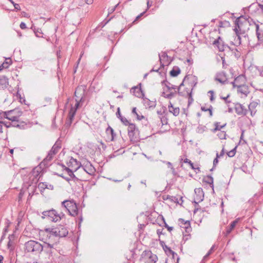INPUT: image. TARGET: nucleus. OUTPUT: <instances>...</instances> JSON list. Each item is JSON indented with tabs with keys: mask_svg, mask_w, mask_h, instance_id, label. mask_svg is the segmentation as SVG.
Instances as JSON below:
<instances>
[{
	"mask_svg": "<svg viewBox=\"0 0 263 263\" xmlns=\"http://www.w3.org/2000/svg\"><path fill=\"white\" fill-rule=\"evenodd\" d=\"M86 86L85 85H81L77 87L74 92V96L76 98V103L74 107H71L67 119L65 122V126L67 127H69L72 123L73 118L75 116L76 110L80 104L84 100L85 95Z\"/></svg>",
	"mask_w": 263,
	"mask_h": 263,
	"instance_id": "1",
	"label": "nucleus"
},
{
	"mask_svg": "<svg viewBox=\"0 0 263 263\" xmlns=\"http://www.w3.org/2000/svg\"><path fill=\"white\" fill-rule=\"evenodd\" d=\"M194 77L186 76L183 81L177 88V93L179 95L187 97L191 96L193 88L196 86L197 81Z\"/></svg>",
	"mask_w": 263,
	"mask_h": 263,
	"instance_id": "2",
	"label": "nucleus"
},
{
	"mask_svg": "<svg viewBox=\"0 0 263 263\" xmlns=\"http://www.w3.org/2000/svg\"><path fill=\"white\" fill-rule=\"evenodd\" d=\"M250 22L247 20H244L242 21L241 18L239 17L236 20L235 27L234 29L236 33V36L234 39V44L238 46L241 44V34H245L246 32L249 29L248 26Z\"/></svg>",
	"mask_w": 263,
	"mask_h": 263,
	"instance_id": "3",
	"label": "nucleus"
},
{
	"mask_svg": "<svg viewBox=\"0 0 263 263\" xmlns=\"http://www.w3.org/2000/svg\"><path fill=\"white\" fill-rule=\"evenodd\" d=\"M50 228L41 231L40 235L42 240L46 245L47 248L54 249L59 242V238L51 232Z\"/></svg>",
	"mask_w": 263,
	"mask_h": 263,
	"instance_id": "4",
	"label": "nucleus"
},
{
	"mask_svg": "<svg viewBox=\"0 0 263 263\" xmlns=\"http://www.w3.org/2000/svg\"><path fill=\"white\" fill-rule=\"evenodd\" d=\"M25 251L30 252L34 255L40 254L43 249V246L39 242L34 240H30L25 244Z\"/></svg>",
	"mask_w": 263,
	"mask_h": 263,
	"instance_id": "5",
	"label": "nucleus"
},
{
	"mask_svg": "<svg viewBox=\"0 0 263 263\" xmlns=\"http://www.w3.org/2000/svg\"><path fill=\"white\" fill-rule=\"evenodd\" d=\"M64 216L62 213H58L55 210L52 209L42 212V218L43 219L47 218L48 220L52 222H57L62 219Z\"/></svg>",
	"mask_w": 263,
	"mask_h": 263,
	"instance_id": "6",
	"label": "nucleus"
},
{
	"mask_svg": "<svg viewBox=\"0 0 263 263\" xmlns=\"http://www.w3.org/2000/svg\"><path fill=\"white\" fill-rule=\"evenodd\" d=\"M62 205L68 211L70 215L72 216L78 215V206L73 200H65L62 202Z\"/></svg>",
	"mask_w": 263,
	"mask_h": 263,
	"instance_id": "7",
	"label": "nucleus"
},
{
	"mask_svg": "<svg viewBox=\"0 0 263 263\" xmlns=\"http://www.w3.org/2000/svg\"><path fill=\"white\" fill-rule=\"evenodd\" d=\"M127 131L128 137L131 141L136 142L138 140L139 131L135 124H129L128 126Z\"/></svg>",
	"mask_w": 263,
	"mask_h": 263,
	"instance_id": "8",
	"label": "nucleus"
},
{
	"mask_svg": "<svg viewBox=\"0 0 263 263\" xmlns=\"http://www.w3.org/2000/svg\"><path fill=\"white\" fill-rule=\"evenodd\" d=\"M50 229L52 230L51 232L56 235L59 240L61 237H66L68 233L66 227L63 225H59L55 228H50Z\"/></svg>",
	"mask_w": 263,
	"mask_h": 263,
	"instance_id": "9",
	"label": "nucleus"
},
{
	"mask_svg": "<svg viewBox=\"0 0 263 263\" xmlns=\"http://www.w3.org/2000/svg\"><path fill=\"white\" fill-rule=\"evenodd\" d=\"M61 148V141L59 140H58L53 146H52L51 150L48 153L47 157L44 159V161H50L55 155L59 149Z\"/></svg>",
	"mask_w": 263,
	"mask_h": 263,
	"instance_id": "10",
	"label": "nucleus"
},
{
	"mask_svg": "<svg viewBox=\"0 0 263 263\" xmlns=\"http://www.w3.org/2000/svg\"><path fill=\"white\" fill-rule=\"evenodd\" d=\"M141 257L145 263H156L158 259L157 255L153 254L150 251H144Z\"/></svg>",
	"mask_w": 263,
	"mask_h": 263,
	"instance_id": "11",
	"label": "nucleus"
},
{
	"mask_svg": "<svg viewBox=\"0 0 263 263\" xmlns=\"http://www.w3.org/2000/svg\"><path fill=\"white\" fill-rule=\"evenodd\" d=\"M15 111L14 110H11L3 112V116L4 118L9 120V121L18 122L19 121L20 116L15 115Z\"/></svg>",
	"mask_w": 263,
	"mask_h": 263,
	"instance_id": "12",
	"label": "nucleus"
},
{
	"mask_svg": "<svg viewBox=\"0 0 263 263\" xmlns=\"http://www.w3.org/2000/svg\"><path fill=\"white\" fill-rule=\"evenodd\" d=\"M214 79L215 81L219 82L221 84H225L228 82L227 74L224 71L217 72Z\"/></svg>",
	"mask_w": 263,
	"mask_h": 263,
	"instance_id": "13",
	"label": "nucleus"
},
{
	"mask_svg": "<svg viewBox=\"0 0 263 263\" xmlns=\"http://www.w3.org/2000/svg\"><path fill=\"white\" fill-rule=\"evenodd\" d=\"M195 195L194 196V202L196 204L202 201L204 198V193L202 189L196 188L194 190Z\"/></svg>",
	"mask_w": 263,
	"mask_h": 263,
	"instance_id": "14",
	"label": "nucleus"
},
{
	"mask_svg": "<svg viewBox=\"0 0 263 263\" xmlns=\"http://www.w3.org/2000/svg\"><path fill=\"white\" fill-rule=\"evenodd\" d=\"M213 45L216 46L219 51H224L225 48L227 47V46L224 45L223 41L220 36H219L216 40L214 41V42H213Z\"/></svg>",
	"mask_w": 263,
	"mask_h": 263,
	"instance_id": "15",
	"label": "nucleus"
},
{
	"mask_svg": "<svg viewBox=\"0 0 263 263\" xmlns=\"http://www.w3.org/2000/svg\"><path fill=\"white\" fill-rule=\"evenodd\" d=\"M237 92L242 95V97H246L249 93L248 87L246 85L239 84L237 86Z\"/></svg>",
	"mask_w": 263,
	"mask_h": 263,
	"instance_id": "16",
	"label": "nucleus"
},
{
	"mask_svg": "<svg viewBox=\"0 0 263 263\" xmlns=\"http://www.w3.org/2000/svg\"><path fill=\"white\" fill-rule=\"evenodd\" d=\"M235 109L236 114L238 115H246L248 110L244 106L240 103H237L235 105Z\"/></svg>",
	"mask_w": 263,
	"mask_h": 263,
	"instance_id": "17",
	"label": "nucleus"
},
{
	"mask_svg": "<svg viewBox=\"0 0 263 263\" xmlns=\"http://www.w3.org/2000/svg\"><path fill=\"white\" fill-rule=\"evenodd\" d=\"M63 170L65 171L67 174L70 177H64V179H65L66 181H69L71 179H72L74 180H78V178L76 177L74 175L73 172L72 170L70 169L69 167H66L65 166H63Z\"/></svg>",
	"mask_w": 263,
	"mask_h": 263,
	"instance_id": "18",
	"label": "nucleus"
},
{
	"mask_svg": "<svg viewBox=\"0 0 263 263\" xmlns=\"http://www.w3.org/2000/svg\"><path fill=\"white\" fill-rule=\"evenodd\" d=\"M259 103L257 101H252L249 105L248 108L249 110L250 111V114L251 116L253 117L255 116L257 112L256 107L258 105Z\"/></svg>",
	"mask_w": 263,
	"mask_h": 263,
	"instance_id": "19",
	"label": "nucleus"
},
{
	"mask_svg": "<svg viewBox=\"0 0 263 263\" xmlns=\"http://www.w3.org/2000/svg\"><path fill=\"white\" fill-rule=\"evenodd\" d=\"M179 224L181 228L184 229L186 232H188L191 229L190 222L188 220L185 221L180 218L179 219Z\"/></svg>",
	"mask_w": 263,
	"mask_h": 263,
	"instance_id": "20",
	"label": "nucleus"
},
{
	"mask_svg": "<svg viewBox=\"0 0 263 263\" xmlns=\"http://www.w3.org/2000/svg\"><path fill=\"white\" fill-rule=\"evenodd\" d=\"M106 133L108 135V139L110 141L115 140L116 134L114 129L108 126L106 129Z\"/></svg>",
	"mask_w": 263,
	"mask_h": 263,
	"instance_id": "21",
	"label": "nucleus"
},
{
	"mask_svg": "<svg viewBox=\"0 0 263 263\" xmlns=\"http://www.w3.org/2000/svg\"><path fill=\"white\" fill-rule=\"evenodd\" d=\"M168 108L170 112L173 114L175 116L179 115L180 112L179 108L178 107H174L171 102H170Z\"/></svg>",
	"mask_w": 263,
	"mask_h": 263,
	"instance_id": "22",
	"label": "nucleus"
},
{
	"mask_svg": "<svg viewBox=\"0 0 263 263\" xmlns=\"http://www.w3.org/2000/svg\"><path fill=\"white\" fill-rule=\"evenodd\" d=\"M254 24L258 40L261 43L263 42V31L259 29V26L258 24H257L255 23Z\"/></svg>",
	"mask_w": 263,
	"mask_h": 263,
	"instance_id": "23",
	"label": "nucleus"
},
{
	"mask_svg": "<svg viewBox=\"0 0 263 263\" xmlns=\"http://www.w3.org/2000/svg\"><path fill=\"white\" fill-rule=\"evenodd\" d=\"M164 250L165 252L167 251L172 255V258L174 260L175 263H179V258L177 253H175L170 248L167 247L165 246V247L164 248Z\"/></svg>",
	"mask_w": 263,
	"mask_h": 263,
	"instance_id": "24",
	"label": "nucleus"
},
{
	"mask_svg": "<svg viewBox=\"0 0 263 263\" xmlns=\"http://www.w3.org/2000/svg\"><path fill=\"white\" fill-rule=\"evenodd\" d=\"M11 58H6L5 61L0 65V71L4 69L8 68L12 64Z\"/></svg>",
	"mask_w": 263,
	"mask_h": 263,
	"instance_id": "25",
	"label": "nucleus"
},
{
	"mask_svg": "<svg viewBox=\"0 0 263 263\" xmlns=\"http://www.w3.org/2000/svg\"><path fill=\"white\" fill-rule=\"evenodd\" d=\"M8 84V79L4 76H0V89L7 87Z\"/></svg>",
	"mask_w": 263,
	"mask_h": 263,
	"instance_id": "26",
	"label": "nucleus"
},
{
	"mask_svg": "<svg viewBox=\"0 0 263 263\" xmlns=\"http://www.w3.org/2000/svg\"><path fill=\"white\" fill-rule=\"evenodd\" d=\"M245 82V77L243 75H240L235 79V80L231 82L234 87H235L239 85L241 82L243 83Z\"/></svg>",
	"mask_w": 263,
	"mask_h": 263,
	"instance_id": "27",
	"label": "nucleus"
},
{
	"mask_svg": "<svg viewBox=\"0 0 263 263\" xmlns=\"http://www.w3.org/2000/svg\"><path fill=\"white\" fill-rule=\"evenodd\" d=\"M83 169L89 175L93 174L96 171L95 167L91 164L86 165L84 167H83Z\"/></svg>",
	"mask_w": 263,
	"mask_h": 263,
	"instance_id": "28",
	"label": "nucleus"
},
{
	"mask_svg": "<svg viewBox=\"0 0 263 263\" xmlns=\"http://www.w3.org/2000/svg\"><path fill=\"white\" fill-rule=\"evenodd\" d=\"M239 219V218H237L236 220H235L234 221H233V222H232L230 224V226L227 228V231H226L227 235L229 234L231 232L232 230L235 228L236 224L238 223Z\"/></svg>",
	"mask_w": 263,
	"mask_h": 263,
	"instance_id": "29",
	"label": "nucleus"
},
{
	"mask_svg": "<svg viewBox=\"0 0 263 263\" xmlns=\"http://www.w3.org/2000/svg\"><path fill=\"white\" fill-rule=\"evenodd\" d=\"M39 187L42 190V189H50V190H53V186L51 184H48L47 182H40L39 184Z\"/></svg>",
	"mask_w": 263,
	"mask_h": 263,
	"instance_id": "30",
	"label": "nucleus"
},
{
	"mask_svg": "<svg viewBox=\"0 0 263 263\" xmlns=\"http://www.w3.org/2000/svg\"><path fill=\"white\" fill-rule=\"evenodd\" d=\"M42 167L41 166H37V167H34L32 171V174L33 175V176L35 177V178H37L39 175L40 174L42 173Z\"/></svg>",
	"mask_w": 263,
	"mask_h": 263,
	"instance_id": "31",
	"label": "nucleus"
},
{
	"mask_svg": "<svg viewBox=\"0 0 263 263\" xmlns=\"http://www.w3.org/2000/svg\"><path fill=\"white\" fill-rule=\"evenodd\" d=\"M219 123V122H217L214 123L215 128L212 130L213 133H215L217 130H220L221 129L227 125V124L225 123L223 125H220Z\"/></svg>",
	"mask_w": 263,
	"mask_h": 263,
	"instance_id": "32",
	"label": "nucleus"
},
{
	"mask_svg": "<svg viewBox=\"0 0 263 263\" xmlns=\"http://www.w3.org/2000/svg\"><path fill=\"white\" fill-rule=\"evenodd\" d=\"M4 119L5 118L3 117V116L0 117V124L4 125L7 128L11 127L12 125V123L10 122L9 121H4Z\"/></svg>",
	"mask_w": 263,
	"mask_h": 263,
	"instance_id": "33",
	"label": "nucleus"
},
{
	"mask_svg": "<svg viewBox=\"0 0 263 263\" xmlns=\"http://www.w3.org/2000/svg\"><path fill=\"white\" fill-rule=\"evenodd\" d=\"M132 114L136 117V118L138 120H141L142 119L144 118V117L143 115H140L137 112L136 107H134L133 108Z\"/></svg>",
	"mask_w": 263,
	"mask_h": 263,
	"instance_id": "34",
	"label": "nucleus"
},
{
	"mask_svg": "<svg viewBox=\"0 0 263 263\" xmlns=\"http://www.w3.org/2000/svg\"><path fill=\"white\" fill-rule=\"evenodd\" d=\"M181 71L179 68L176 67L174 68L171 71H170V74L172 77H176L178 76L180 73Z\"/></svg>",
	"mask_w": 263,
	"mask_h": 263,
	"instance_id": "35",
	"label": "nucleus"
},
{
	"mask_svg": "<svg viewBox=\"0 0 263 263\" xmlns=\"http://www.w3.org/2000/svg\"><path fill=\"white\" fill-rule=\"evenodd\" d=\"M203 180L205 182L213 186V178L211 176H207L204 177Z\"/></svg>",
	"mask_w": 263,
	"mask_h": 263,
	"instance_id": "36",
	"label": "nucleus"
},
{
	"mask_svg": "<svg viewBox=\"0 0 263 263\" xmlns=\"http://www.w3.org/2000/svg\"><path fill=\"white\" fill-rule=\"evenodd\" d=\"M165 86L167 88L168 90L171 89H177L178 87L177 86L171 84L170 83L168 82H166L165 83Z\"/></svg>",
	"mask_w": 263,
	"mask_h": 263,
	"instance_id": "37",
	"label": "nucleus"
},
{
	"mask_svg": "<svg viewBox=\"0 0 263 263\" xmlns=\"http://www.w3.org/2000/svg\"><path fill=\"white\" fill-rule=\"evenodd\" d=\"M69 163L77 165L75 168V171H77L78 168H80V166L79 165L78 162L76 159L71 158L69 161Z\"/></svg>",
	"mask_w": 263,
	"mask_h": 263,
	"instance_id": "38",
	"label": "nucleus"
},
{
	"mask_svg": "<svg viewBox=\"0 0 263 263\" xmlns=\"http://www.w3.org/2000/svg\"><path fill=\"white\" fill-rule=\"evenodd\" d=\"M226 133L224 131H220L218 134V137L220 139H226Z\"/></svg>",
	"mask_w": 263,
	"mask_h": 263,
	"instance_id": "39",
	"label": "nucleus"
},
{
	"mask_svg": "<svg viewBox=\"0 0 263 263\" xmlns=\"http://www.w3.org/2000/svg\"><path fill=\"white\" fill-rule=\"evenodd\" d=\"M214 248H215V246L213 245L211 248L210 250L209 251L208 253L204 256V258L203 259V261L205 260L209 256V255L212 253V252H213V251L214 250Z\"/></svg>",
	"mask_w": 263,
	"mask_h": 263,
	"instance_id": "40",
	"label": "nucleus"
},
{
	"mask_svg": "<svg viewBox=\"0 0 263 263\" xmlns=\"http://www.w3.org/2000/svg\"><path fill=\"white\" fill-rule=\"evenodd\" d=\"M236 148L237 147L236 146L235 147H234L233 149H232L231 151H229L228 153H227V155L229 157H232L233 156H234V155H235L236 154Z\"/></svg>",
	"mask_w": 263,
	"mask_h": 263,
	"instance_id": "41",
	"label": "nucleus"
},
{
	"mask_svg": "<svg viewBox=\"0 0 263 263\" xmlns=\"http://www.w3.org/2000/svg\"><path fill=\"white\" fill-rule=\"evenodd\" d=\"M120 120L122 122V123L126 126H128L129 125L131 124L125 117H123L122 118H121Z\"/></svg>",
	"mask_w": 263,
	"mask_h": 263,
	"instance_id": "42",
	"label": "nucleus"
},
{
	"mask_svg": "<svg viewBox=\"0 0 263 263\" xmlns=\"http://www.w3.org/2000/svg\"><path fill=\"white\" fill-rule=\"evenodd\" d=\"M177 92V91H175V92H171L170 93L166 94V95H163V97L167 98V99H172L174 97L175 94Z\"/></svg>",
	"mask_w": 263,
	"mask_h": 263,
	"instance_id": "43",
	"label": "nucleus"
},
{
	"mask_svg": "<svg viewBox=\"0 0 263 263\" xmlns=\"http://www.w3.org/2000/svg\"><path fill=\"white\" fill-rule=\"evenodd\" d=\"M159 59H160V61L161 62L162 60H164L165 58H167V57H168L167 54L165 52L162 53L161 54H159Z\"/></svg>",
	"mask_w": 263,
	"mask_h": 263,
	"instance_id": "44",
	"label": "nucleus"
},
{
	"mask_svg": "<svg viewBox=\"0 0 263 263\" xmlns=\"http://www.w3.org/2000/svg\"><path fill=\"white\" fill-rule=\"evenodd\" d=\"M184 162L185 163H188L189 164V165L191 166V168L193 170H195V168L194 167V165H193V163L191 162V160H190L189 159L186 158L184 160Z\"/></svg>",
	"mask_w": 263,
	"mask_h": 263,
	"instance_id": "45",
	"label": "nucleus"
},
{
	"mask_svg": "<svg viewBox=\"0 0 263 263\" xmlns=\"http://www.w3.org/2000/svg\"><path fill=\"white\" fill-rule=\"evenodd\" d=\"M136 90H137L138 91H139V89L138 88V87L137 86H135V87H133L131 90H130V92L133 93L134 95L136 96H138L136 93L135 92H136Z\"/></svg>",
	"mask_w": 263,
	"mask_h": 263,
	"instance_id": "46",
	"label": "nucleus"
},
{
	"mask_svg": "<svg viewBox=\"0 0 263 263\" xmlns=\"http://www.w3.org/2000/svg\"><path fill=\"white\" fill-rule=\"evenodd\" d=\"M218 157H219V155H218V154L217 153V157L216 158L214 159V160L213 161V167H215L218 162ZM213 168H214V167H213L211 170V171H212L213 170Z\"/></svg>",
	"mask_w": 263,
	"mask_h": 263,
	"instance_id": "47",
	"label": "nucleus"
},
{
	"mask_svg": "<svg viewBox=\"0 0 263 263\" xmlns=\"http://www.w3.org/2000/svg\"><path fill=\"white\" fill-rule=\"evenodd\" d=\"M119 5V3H118L117 4H116L114 7L111 8H109V11H108V13H112L113 12L115 11V10H116V8L117 7V6Z\"/></svg>",
	"mask_w": 263,
	"mask_h": 263,
	"instance_id": "48",
	"label": "nucleus"
},
{
	"mask_svg": "<svg viewBox=\"0 0 263 263\" xmlns=\"http://www.w3.org/2000/svg\"><path fill=\"white\" fill-rule=\"evenodd\" d=\"M116 116L117 117L120 119V120L121 119V118L123 117V116H121L120 111V108L118 107L117 109V111L116 112Z\"/></svg>",
	"mask_w": 263,
	"mask_h": 263,
	"instance_id": "49",
	"label": "nucleus"
},
{
	"mask_svg": "<svg viewBox=\"0 0 263 263\" xmlns=\"http://www.w3.org/2000/svg\"><path fill=\"white\" fill-rule=\"evenodd\" d=\"M209 93L211 94V96H210V100L211 101H213V100H214V91L213 90H210L209 91Z\"/></svg>",
	"mask_w": 263,
	"mask_h": 263,
	"instance_id": "50",
	"label": "nucleus"
},
{
	"mask_svg": "<svg viewBox=\"0 0 263 263\" xmlns=\"http://www.w3.org/2000/svg\"><path fill=\"white\" fill-rule=\"evenodd\" d=\"M20 28H21L22 29H26V24H25V23H24V22H22V23L20 24Z\"/></svg>",
	"mask_w": 263,
	"mask_h": 263,
	"instance_id": "51",
	"label": "nucleus"
},
{
	"mask_svg": "<svg viewBox=\"0 0 263 263\" xmlns=\"http://www.w3.org/2000/svg\"><path fill=\"white\" fill-rule=\"evenodd\" d=\"M213 107L212 106H210L209 108H208V111H209L210 116L212 117L213 116V112H212Z\"/></svg>",
	"mask_w": 263,
	"mask_h": 263,
	"instance_id": "52",
	"label": "nucleus"
},
{
	"mask_svg": "<svg viewBox=\"0 0 263 263\" xmlns=\"http://www.w3.org/2000/svg\"><path fill=\"white\" fill-rule=\"evenodd\" d=\"M187 97L189 98V104H190L193 102V99L192 98V94L191 96H189Z\"/></svg>",
	"mask_w": 263,
	"mask_h": 263,
	"instance_id": "53",
	"label": "nucleus"
},
{
	"mask_svg": "<svg viewBox=\"0 0 263 263\" xmlns=\"http://www.w3.org/2000/svg\"><path fill=\"white\" fill-rule=\"evenodd\" d=\"M164 223H165V227L166 228H167V230H168L170 232H171L172 230H173V227H169V226H168V225H167V224L165 222H164Z\"/></svg>",
	"mask_w": 263,
	"mask_h": 263,
	"instance_id": "54",
	"label": "nucleus"
},
{
	"mask_svg": "<svg viewBox=\"0 0 263 263\" xmlns=\"http://www.w3.org/2000/svg\"><path fill=\"white\" fill-rule=\"evenodd\" d=\"M258 71L261 76L263 77V67L258 69Z\"/></svg>",
	"mask_w": 263,
	"mask_h": 263,
	"instance_id": "55",
	"label": "nucleus"
},
{
	"mask_svg": "<svg viewBox=\"0 0 263 263\" xmlns=\"http://www.w3.org/2000/svg\"><path fill=\"white\" fill-rule=\"evenodd\" d=\"M152 5V2H150L148 0L147 2V9H149Z\"/></svg>",
	"mask_w": 263,
	"mask_h": 263,
	"instance_id": "56",
	"label": "nucleus"
},
{
	"mask_svg": "<svg viewBox=\"0 0 263 263\" xmlns=\"http://www.w3.org/2000/svg\"><path fill=\"white\" fill-rule=\"evenodd\" d=\"M14 7L15 9L17 10H21V7L18 4H15Z\"/></svg>",
	"mask_w": 263,
	"mask_h": 263,
	"instance_id": "57",
	"label": "nucleus"
},
{
	"mask_svg": "<svg viewBox=\"0 0 263 263\" xmlns=\"http://www.w3.org/2000/svg\"><path fill=\"white\" fill-rule=\"evenodd\" d=\"M205 128V126L198 127V132H202L204 130V128Z\"/></svg>",
	"mask_w": 263,
	"mask_h": 263,
	"instance_id": "58",
	"label": "nucleus"
},
{
	"mask_svg": "<svg viewBox=\"0 0 263 263\" xmlns=\"http://www.w3.org/2000/svg\"><path fill=\"white\" fill-rule=\"evenodd\" d=\"M13 122V123H12L11 126L16 127H20V125L19 124H18L17 123H15V122Z\"/></svg>",
	"mask_w": 263,
	"mask_h": 263,
	"instance_id": "59",
	"label": "nucleus"
},
{
	"mask_svg": "<svg viewBox=\"0 0 263 263\" xmlns=\"http://www.w3.org/2000/svg\"><path fill=\"white\" fill-rule=\"evenodd\" d=\"M85 2L86 4L89 5L93 3V0H85Z\"/></svg>",
	"mask_w": 263,
	"mask_h": 263,
	"instance_id": "60",
	"label": "nucleus"
},
{
	"mask_svg": "<svg viewBox=\"0 0 263 263\" xmlns=\"http://www.w3.org/2000/svg\"><path fill=\"white\" fill-rule=\"evenodd\" d=\"M201 110L204 111H208V108H206L204 106H202L201 108Z\"/></svg>",
	"mask_w": 263,
	"mask_h": 263,
	"instance_id": "61",
	"label": "nucleus"
},
{
	"mask_svg": "<svg viewBox=\"0 0 263 263\" xmlns=\"http://www.w3.org/2000/svg\"><path fill=\"white\" fill-rule=\"evenodd\" d=\"M4 260V257L0 255V263H3V261Z\"/></svg>",
	"mask_w": 263,
	"mask_h": 263,
	"instance_id": "62",
	"label": "nucleus"
},
{
	"mask_svg": "<svg viewBox=\"0 0 263 263\" xmlns=\"http://www.w3.org/2000/svg\"><path fill=\"white\" fill-rule=\"evenodd\" d=\"M166 163L168 165V166L172 168V167H173L172 163L170 162H167Z\"/></svg>",
	"mask_w": 263,
	"mask_h": 263,
	"instance_id": "63",
	"label": "nucleus"
},
{
	"mask_svg": "<svg viewBox=\"0 0 263 263\" xmlns=\"http://www.w3.org/2000/svg\"><path fill=\"white\" fill-rule=\"evenodd\" d=\"M171 170H172V173H173V174L174 175H176V171H175V168H174L173 167H172Z\"/></svg>",
	"mask_w": 263,
	"mask_h": 263,
	"instance_id": "64",
	"label": "nucleus"
}]
</instances>
